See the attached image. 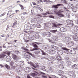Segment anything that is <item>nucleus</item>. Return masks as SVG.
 <instances>
[{
  "label": "nucleus",
  "mask_w": 78,
  "mask_h": 78,
  "mask_svg": "<svg viewBox=\"0 0 78 78\" xmlns=\"http://www.w3.org/2000/svg\"><path fill=\"white\" fill-rule=\"evenodd\" d=\"M12 57L13 59L15 60V62H17L18 60L19 59V57L14 54H12Z\"/></svg>",
  "instance_id": "f257e3e1"
},
{
  "label": "nucleus",
  "mask_w": 78,
  "mask_h": 78,
  "mask_svg": "<svg viewBox=\"0 0 78 78\" xmlns=\"http://www.w3.org/2000/svg\"><path fill=\"white\" fill-rule=\"evenodd\" d=\"M12 11V10H10L9 11L7 15V17H9L10 18H12L13 16V15L12 14H11V12Z\"/></svg>",
  "instance_id": "f03ea898"
},
{
  "label": "nucleus",
  "mask_w": 78,
  "mask_h": 78,
  "mask_svg": "<svg viewBox=\"0 0 78 78\" xmlns=\"http://www.w3.org/2000/svg\"><path fill=\"white\" fill-rule=\"evenodd\" d=\"M12 11V10H10L9 11L7 15V17H9L10 18H12L13 16V15L12 14H11V12Z\"/></svg>",
  "instance_id": "7ed1b4c3"
},
{
  "label": "nucleus",
  "mask_w": 78,
  "mask_h": 78,
  "mask_svg": "<svg viewBox=\"0 0 78 78\" xmlns=\"http://www.w3.org/2000/svg\"><path fill=\"white\" fill-rule=\"evenodd\" d=\"M68 47H72L74 45V42L73 41H70L69 43H66Z\"/></svg>",
  "instance_id": "20e7f679"
},
{
  "label": "nucleus",
  "mask_w": 78,
  "mask_h": 78,
  "mask_svg": "<svg viewBox=\"0 0 78 78\" xmlns=\"http://www.w3.org/2000/svg\"><path fill=\"white\" fill-rule=\"evenodd\" d=\"M52 27H55V28H58V27L61 26V25H62V24H58L56 25L55 23H52Z\"/></svg>",
  "instance_id": "39448f33"
},
{
  "label": "nucleus",
  "mask_w": 78,
  "mask_h": 78,
  "mask_svg": "<svg viewBox=\"0 0 78 78\" xmlns=\"http://www.w3.org/2000/svg\"><path fill=\"white\" fill-rule=\"evenodd\" d=\"M62 50H66L64 51V53H66V54H69V49H67L66 48H62Z\"/></svg>",
  "instance_id": "423d86ee"
},
{
  "label": "nucleus",
  "mask_w": 78,
  "mask_h": 78,
  "mask_svg": "<svg viewBox=\"0 0 78 78\" xmlns=\"http://www.w3.org/2000/svg\"><path fill=\"white\" fill-rule=\"evenodd\" d=\"M61 5H62V4H57L56 5H53L52 6V8H55V9H58V6H61Z\"/></svg>",
  "instance_id": "0eeeda50"
},
{
  "label": "nucleus",
  "mask_w": 78,
  "mask_h": 78,
  "mask_svg": "<svg viewBox=\"0 0 78 78\" xmlns=\"http://www.w3.org/2000/svg\"><path fill=\"white\" fill-rule=\"evenodd\" d=\"M34 38V37L33 35L31 34L28 37L29 40L30 41H33Z\"/></svg>",
  "instance_id": "6e6552de"
},
{
  "label": "nucleus",
  "mask_w": 78,
  "mask_h": 78,
  "mask_svg": "<svg viewBox=\"0 0 78 78\" xmlns=\"http://www.w3.org/2000/svg\"><path fill=\"white\" fill-rule=\"evenodd\" d=\"M54 12L56 13V14H57L59 17H64V15L63 14L58 13V12H56L55 11H54Z\"/></svg>",
  "instance_id": "1a4fd4ad"
},
{
  "label": "nucleus",
  "mask_w": 78,
  "mask_h": 78,
  "mask_svg": "<svg viewBox=\"0 0 78 78\" xmlns=\"http://www.w3.org/2000/svg\"><path fill=\"white\" fill-rule=\"evenodd\" d=\"M44 34L46 36H47V37H50L51 36V33L50 32H45L44 33Z\"/></svg>",
  "instance_id": "9d476101"
},
{
  "label": "nucleus",
  "mask_w": 78,
  "mask_h": 78,
  "mask_svg": "<svg viewBox=\"0 0 78 78\" xmlns=\"http://www.w3.org/2000/svg\"><path fill=\"white\" fill-rule=\"evenodd\" d=\"M56 59V58H55V57H52L51 58V62H50V63L51 64H53V62L52 61H54Z\"/></svg>",
  "instance_id": "9b49d317"
},
{
  "label": "nucleus",
  "mask_w": 78,
  "mask_h": 78,
  "mask_svg": "<svg viewBox=\"0 0 78 78\" xmlns=\"http://www.w3.org/2000/svg\"><path fill=\"white\" fill-rule=\"evenodd\" d=\"M73 30L75 32L78 33V26H76L73 28Z\"/></svg>",
  "instance_id": "f8f14e48"
},
{
  "label": "nucleus",
  "mask_w": 78,
  "mask_h": 78,
  "mask_svg": "<svg viewBox=\"0 0 78 78\" xmlns=\"http://www.w3.org/2000/svg\"><path fill=\"white\" fill-rule=\"evenodd\" d=\"M66 22L68 25H71L73 22L72 20H66Z\"/></svg>",
  "instance_id": "ddd939ff"
},
{
  "label": "nucleus",
  "mask_w": 78,
  "mask_h": 78,
  "mask_svg": "<svg viewBox=\"0 0 78 78\" xmlns=\"http://www.w3.org/2000/svg\"><path fill=\"white\" fill-rule=\"evenodd\" d=\"M77 35V34H76V35L73 36V38L74 40L76 41H77L78 40V38Z\"/></svg>",
  "instance_id": "4468645a"
},
{
  "label": "nucleus",
  "mask_w": 78,
  "mask_h": 78,
  "mask_svg": "<svg viewBox=\"0 0 78 78\" xmlns=\"http://www.w3.org/2000/svg\"><path fill=\"white\" fill-rule=\"evenodd\" d=\"M65 41L67 42L69 41H70V40H71V38L69 37H66L65 38Z\"/></svg>",
  "instance_id": "2eb2a0df"
},
{
  "label": "nucleus",
  "mask_w": 78,
  "mask_h": 78,
  "mask_svg": "<svg viewBox=\"0 0 78 78\" xmlns=\"http://www.w3.org/2000/svg\"><path fill=\"white\" fill-rule=\"evenodd\" d=\"M68 75L69 76H73L74 75V73L72 71H69L68 73Z\"/></svg>",
  "instance_id": "dca6fc26"
},
{
  "label": "nucleus",
  "mask_w": 78,
  "mask_h": 78,
  "mask_svg": "<svg viewBox=\"0 0 78 78\" xmlns=\"http://www.w3.org/2000/svg\"><path fill=\"white\" fill-rule=\"evenodd\" d=\"M31 69L29 67H27L26 68V72H30L31 71Z\"/></svg>",
  "instance_id": "f3484780"
},
{
  "label": "nucleus",
  "mask_w": 78,
  "mask_h": 78,
  "mask_svg": "<svg viewBox=\"0 0 78 78\" xmlns=\"http://www.w3.org/2000/svg\"><path fill=\"white\" fill-rule=\"evenodd\" d=\"M5 56H6V55L3 54H1V55H0V58L1 59L4 58Z\"/></svg>",
  "instance_id": "a211bd4d"
},
{
  "label": "nucleus",
  "mask_w": 78,
  "mask_h": 78,
  "mask_svg": "<svg viewBox=\"0 0 78 78\" xmlns=\"http://www.w3.org/2000/svg\"><path fill=\"white\" fill-rule=\"evenodd\" d=\"M4 54H5V55H6V54H7L8 56H9L10 55V54H11V52L9 51L8 52L7 51H5V52H3Z\"/></svg>",
  "instance_id": "6ab92c4d"
},
{
  "label": "nucleus",
  "mask_w": 78,
  "mask_h": 78,
  "mask_svg": "<svg viewBox=\"0 0 78 78\" xmlns=\"http://www.w3.org/2000/svg\"><path fill=\"white\" fill-rule=\"evenodd\" d=\"M57 59L58 61H61L62 60V58H61V57L60 56H57Z\"/></svg>",
  "instance_id": "aec40b11"
},
{
  "label": "nucleus",
  "mask_w": 78,
  "mask_h": 78,
  "mask_svg": "<svg viewBox=\"0 0 78 78\" xmlns=\"http://www.w3.org/2000/svg\"><path fill=\"white\" fill-rule=\"evenodd\" d=\"M77 67L78 66H77L75 64L72 66V68L73 69H77Z\"/></svg>",
  "instance_id": "412c9836"
},
{
  "label": "nucleus",
  "mask_w": 78,
  "mask_h": 78,
  "mask_svg": "<svg viewBox=\"0 0 78 78\" xmlns=\"http://www.w3.org/2000/svg\"><path fill=\"white\" fill-rule=\"evenodd\" d=\"M33 46L34 47V48H38V46L36 44L34 43L32 44Z\"/></svg>",
  "instance_id": "4be33fe9"
},
{
  "label": "nucleus",
  "mask_w": 78,
  "mask_h": 78,
  "mask_svg": "<svg viewBox=\"0 0 78 78\" xmlns=\"http://www.w3.org/2000/svg\"><path fill=\"white\" fill-rule=\"evenodd\" d=\"M9 58H7L6 59V61L7 62H9L11 60V57L9 56H8Z\"/></svg>",
  "instance_id": "5701e85b"
},
{
  "label": "nucleus",
  "mask_w": 78,
  "mask_h": 78,
  "mask_svg": "<svg viewBox=\"0 0 78 78\" xmlns=\"http://www.w3.org/2000/svg\"><path fill=\"white\" fill-rule=\"evenodd\" d=\"M46 1V0H40L39 1H38L37 2V3L38 4H40V2H45Z\"/></svg>",
  "instance_id": "b1692460"
},
{
  "label": "nucleus",
  "mask_w": 78,
  "mask_h": 78,
  "mask_svg": "<svg viewBox=\"0 0 78 78\" xmlns=\"http://www.w3.org/2000/svg\"><path fill=\"white\" fill-rule=\"evenodd\" d=\"M60 30L61 32H64V31H66V29L64 27L61 28Z\"/></svg>",
  "instance_id": "393cba45"
},
{
  "label": "nucleus",
  "mask_w": 78,
  "mask_h": 78,
  "mask_svg": "<svg viewBox=\"0 0 78 78\" xmlns=\"http://www.w3.org/2000/svg\"><path fill=\"white\" fill-rule=\"evenodd\" d=\"M52 13H50V12H46V13H42V14L44 16H45V15H47V14H52Z\"/></svg>",
  "instance_id": "a878e982"
},
{
  "label": "nucleus",
  "mask_w": 78,
  "mask_h": 78,
  "mask_svg": "<svg viewBox=\"0 0 78 78\" xmlns=\"http://www.w3.org/2000/svg\"><path fill=\"white\" fill-rule=\"evenodd\" d=\"M39 34H35V37L36 39H39L40 37Z\"/></svg>",
  "instance_id": "bb28decb"
},
{
  "label": "nucleus",
  "mask_w": 78,
  "mask_h": 78,
  "mask_svg": "<svg viewBox=\"0 0 78 78\" xmlns=\"http://www.w3.org/2000/svg\"><path fill=\"white\" fill-rule=\"evenodd\" d=\"M53 39L54 41H58V40H59L58 38L56 36H54Z\"/></svg>",
  "instance_id": "cd10ccee"
},
{
  "label": "nucleus",
  "mask_w": 78,
  "mask_h": 78,
  "mask_svg": "<svg viewBox=\"0 0 78 78\" xmlns=\"http://www.w3.org/2000/svg\"><path fill=\"white\" fill-rule=\"evenodd\" d=\"M30 27L33 29H34L36 27V25L35 24H30Z\"/></svg>",
  "instance_id": "c85d7f7f"
},
{
  "label": "nucleus",
  "mask_w": 78,
  "mask_h": 78,
  "mask_svg": "<svg viewBox=\"0 0 78 78\" xmlns=\"http://www.w3.org/2000/svg\"><path fill=\"white\" fill-rule=\"evenodd\" d=\"M30 75H31V76H37V74L34 73H33L31 74H30Z\"/></svg>",
  "instance_id": "c756f323"
},
{
  "label": "nucleus",
  "mask_w": 78,
  "mask_h": 78,
  "mask_svg": "<svg viewBox=\"0 0 78 78\" xmlns=\"http://www.w3.org/2000/svg\"><path fill=\"white\" fill-rule=\"evenodd\" d=\"M20 65L21 66H22L24 65V62L23 61H20Z\"/></svg>",
  "instance_id": "7c9ffc66"
},
{
  "label": "nucleus",
  "mask_w": 78,
  "mask_h": 78,
  "mask_svg": "<svg viewBox=\"0 0 78 78\" xmlns=\"http://www.w3.org/2000/svg\"><path fill=\"white\" fill-rule=\"evenodd\" d=\"M29 64H30L31 66H32V67H34V68H36V67L34 66V64H33V63H32L31 62H30L29 63Z\"/></svg>",
  "instance_id": "2f4dec72"
},
{
  "label": "nucleus",
  "mask_w": 78,
  "mask_h": 78,
  "mask_svg": "<svg viewBox=\"0 0 78 78\" xmlns=\"http://www.w3.org/2000/svg\"><path fill=\"white\" fill-rule=\"evenodd\" d=\"M41 50L40 48H35L33 49L30 50V51H34V50Z\"/></svg>",
  "instance_id": "473e14b6"
},
{
  "label": "nucleus",
  "mask_w": 78,
  "mask_h": 78,
  "mask_svg": "<svg viewBox=\"0 0 78 78\" xmlns=\"http://www.w3.org/2000/svg\"><path fill=\"white\" fill-rule=\"evenodd\" d=\"M41 52L42 53V55H47V53L45 52H44V51L41 50Z\"/></svg>",
  "instance_id": "72a5a7b5"
},
{
  "label": "nucleus",
  "mask_w": 78,
  "mask_h": 78,
  "mask_svg": "<svg viewBox=\"0 0 78 78\" xmlns=\"http://www.w3.org/2000/svg\"><path fill=\"white\" fill-rule=\"evenodd\" d=\"M26 52V53H28V54H29V55H30L32 57H34V54H31V53L28 52Z\"/></svg>",
  "instance_id": "f704fd0d"
},
{
  "label": "nucleus",
  "mask_w": 78,
  "mask_h": 78,
  "mask_svg": "<svg viewBox=\"0 0 78 78\" xmlns=\"http://www.w3.org/2000/svg\"><path fill=\"white\" fill-rule=\"evenodd\" d=\"M36 27L37 28H39L41 27V24H39V23H37V24Z\"/></svg>",
  "instance_id": "c9c22d12"
},
{
  "label": "nucleus",
  "mask_w": 78,
  "mask_h": 78,
  "mask_svg": "<svg viewBox=\"0 0 78 78\" xmlns=\"http://www.w3.org/2000/svg\"><path fill=\"white\" fill-rule=\"evenodd\" d=\"M34 53L35 54V55H37V54H39V53H40L41 51H35Z\"/></svg>",
  "instance_id": "e433bc0d"
},
{
  "label": "nucleus",
  "mask_w": 78,
  "mask_h": 78,
  "mask_svg": "<svg viewBox=\"0 0 78 78\" xmlns=\"http://www.w3.org/2000/svg\"><path fill=\"white\" fill-rule=\"evenodd\" d=\"M30 28L31 24L28 25L27 27V30H28V29H30Z\"/></svg>",
  "instance_id": "4c0bfd02"
},
{
  "label": "nucleus",
  "mask_w": 78,
  "mask_h": 78,
  "mask_svg": "<svg viewBox=\"0 0 78 78\" xmlns=\"http://www.w3.org/2000/svg\"><path fill=\"white\" fill-rule=\"evenodd\" d=\"M36 19H35V18H32V19L31 21L33 22H35L36 21Z\"/></svg>",
  "instance_id": "58836bf2"
},
{
  "label": "nucleus",
  "mask_w": 78,
  "mask_h": 78,
  "mask_svg": "<svg viewBox=\"0 0 78 78\" xmlns=\"http://www.w3.org/2000/svg\"><path fill=\"white\" fill-rule=\"evenodd\" d=\"M51 32L52 33H55L56 32H57V30H51Z\"/></svg>",
  "instance_id": "ea45409f"
},
{
  "label": "nucleus",
  "mask_w": 78,
  "mask_h": 78,
  "mask_svg": "<svg viewBox=\"0 0 78 78\" xmlns=\"http://www.w3.org/2000/svg\"><path fill=\"white\" fill-rule=\"evenodd\" d=\"M5 67H6V68H7V69H10V67H9V66L8 65H6L5 66Z\"/></svg>",
  "instance_id": "a19ab883"
},
{
  "label": "nucleus",
  "mask_w": 78,
  "mask_h": 78,
  "mask_svg": "<svg viewBox=\"0 0 78 78\" xmlns=\"http://www.w3.org/2000/svg\"><path fill=\"white\" fill-rule=\"evenodd\" d=\"M22 49H23L24 50H25V51H28L29 50L28 49H26L24 48H22Z\"/></svg>",
  "instance_id": "79ce46f5"
},
{
  "label": "nucleus",
  "mask_w": 78,
  "mask_h": 78,
  "mask_svg": "<svg viewBox=\"0 0 78 78\" xmlns=\"http://www.w3.org/2000/svg\"><path fill=\"white\" fill-rule=\"evenodd\" d=\"M19 5L20 6V7L21 8V9L23 10V9H24V8H23V5H22L21 4H19Z\"/></svg>",
  "instance_id": "37998d69"
},
{
  "label": "nucleus",
  "mask_w": 78,
  "mask_h": 78,
  "mask_svg": "<svg viewBox=\"0 0 78 78\" xmlns=\"http://www.w3.org/2000/svg\"><path fill=\"white\" fill-rule=\"evenodd\" d=\"M10 66H13V64H14V62L12 61L10 62Z\"/></svg>",
  "instance_id": "c03bdc74"
},
{
  "label": "nucleus",
  "mask_w": 78,
  "mask_h": 78,
  "mask_svg": "<svg viewBox=\"0 0 78 78\" xmlns=\"http://www.w3.org/2000/svg\"><path fill=\"white\" fill-rule=\"evenodd\" d=\"M5 14H6V13L4 12L2 13V14L1 15H0V17H2V16H4V15H5Z\"/></svg>",
  "instance_id": "a18cd8bd"
},
{
  "label": "nucleus",
  "mask_w": 78,
  "mask_h": 78,
  "mask_svg": "<svg viewBox=\"0 0 78 78\" xmlns=\"http://www.w3.org/2000/svg\"><path fill=\"white\" fill-rule=\"evenodd\" d=\"M34 11V9H32L31 10V13H32V14H33Z\"/></svg>",
  "instance_id": "49530a36"
},
{
  "label": "nucleus",
  "mask_w": 78,
  "mask_h": 78,
  "mask_svg": "<svg viewBox=\"0 0 78 78\" xmlns=\"http://www.w3.org/2000/svg\"><path fill=\"white\" fill-rule=\"evenodd\" d=\"M49 17H50V18H52V19H54L55 18L54 16H50Z\"/></svg>",
  "instance_id": "de8ad7c7"
},
{
  "label": "nucleus",
  "mask_w": 78,
  "mask_h": 78,
  "mask_svg": "<svg viewBox=\"0 0 78 78\" xmlns=\"http://www.w3.org/2000/svg\"><path fill=\"white\" fill-rule=\"evenodd\" d=\"M9 25H7V28L6 29V30H8V29H9Z\"/></svg>",
  "instance_id": "09e8293b"
},
{
  "label": "nucleus",
  "mask_w": 78,
  "mask_h": 78,
  "mask_svg": "<svg viewBox=\"0 0 78 78\" xmlns=\"http://www.w3.org/2000/svg\"><path fill=\"white\" fill-rule=\"evenodd\" d=\"M70 7L72 9H73V4H71V5L70 6Z\"/></svg>",
  "instance_id": "8fccbe9b"
},
{
  "label": "nucleus",
  "mask_w": 78,
  "mask_h": 78,
  "mask_svg": "<svg viewBox=\"0 0 78 78\" xmlns=\"http://www.w3.org/2000/svg\"><path fill=\"white\" fill-rule=\"evenodd\" d=\"M22 14H23V15H25V14H28V13L27 12H23Z\"/></svg>",
  "instance_id": "3c124183"
},
{
  "label": "nucleus",
  "mask_w": 78,
  "mask_h": 78,
  "mask_svg": "<svg viewBox=\"0 0 78 78\" xmlns=\"http://www.w3.org/2000/svg\"><path fill=\"white\" fill-rule=\"evenodd\" d=\"M61 12H63V11L61 10H59L58 12V13H61Z\"/></svg>",
  "instance_id": "603ef678"
},
{
  "label": "nucleus",
  "mask_w": 78,
  "mask_h": 78,
  "mask_svg": "<svg viewBox=\"0 0 78 78\" xmlns=\"http://www.w3.org/2000/svg\"><path fill=\"white\" fill-rule=\"evenodd\" d=\"M33 28L30 27V32H32V31H33Z\"/></svg>",
  "instance_id": "864d4df0"
},
{
  "label": "nucleus",
  "mask_w": 78,
  "mask_h": 78,
  "mask_svg": "<svg viewBox=\"0 0 78 78\" xmlns=\"http://www.w3.org/2000/svg\"><path fill=\"white\" fill-rule=\"evenodd\" d=\"M67 65L68 66H69V67H70V66H71V64L70 63H69L67 64Z\"/></svg>",
  "instance_id": "5fc2aeb1"
},
{
  "label": "nucleus",
  "mask_w": 78,
  "mask_h": 78,
  "mask_svg": "<svg viewBox=\"0 0 78 78\" xmlns=\"http://www.w3.org/2000/svg\"><path fill=\"white\" fill-rule=\"evenodd\" d=\"M73 61H74V62H75V61H76V59L75 58H73Z\"/></svg>",
  "instance_id": "6e6d98bb"
},
{
  "label": "nucleus",
  "mask_w": 78,
  "mask_h": 78,
  "mask_svg": "<svg viewBox=\"0 0 78 78\" xmlns=\"http://www.w3.org/2000/svg\"><path fill=\"white\" fill-rule=\"evenodd\" d=\"M12 29H9V31L10 33H11V32H12Z\"/></svg>",
  "instance_id": "4d7b16f0"
},
{
  "label": "nucleus",
  "mask_w": 78,
  "mask_h": 78,
  "mask_svg": "<svg viewBox=\"0 0 78 78\" xmlns=\"http://www.w3.org/2000/svg\"><path fill=\"white\" fill-rule=\"evenodd\" d=\"M2 47H3V48H6V46H5V44H4L3 45V46H2Z\"/></svg>",
  "instance_id": "13d9d810"
},
{
  "label": "nucleus",
  "mask_w": 78,
  "mask_h": 78,
  "mask_svg": "<svg viewBox=\"0 0 78 78\" xmlns=\"http://www.w3.org/2000/svg\"><path fill=\"white\" fill-rule=\"evenodd\" d=\"M34 43H35V44H37V45H39V44H41L40 43H38L37 42H34Z\"/></svg>",
  "instance_id": "bf43d9fd"
},
{
  "label": "nucleus",
  "mask_w": 78,
  "mask_h": 78,
  "mask_svg": "<svg viewBox=\"0 0 78 78\" xmlns=\"http://www.w3.org/2000/svg\"><path fill=\"white\" fill-rule=\"evenodd\" d=\"M51 47L52 48H53H53H55V47H55V46H54L53 45H51Z\"/></svg>",
  "instance_id": "052dcab7"
},
{
  "label": "nucleus",
  "mask_w": 78,
  "mask_h": 78,
  "mask_svg": "<svg viewBox=\"0 0 78 78\" xmlns=\"http://www.w3.org/2000/svg\"><path fill=\"white\" fill-rule=\"evenodd\" d=\"M63 45L62 44H59V46L60 47H62Z\"/></svg>",
  "instance_id": "680f3d73"
},
{
  "label": "nucleus",
  "mask_w": 78,
  "mask_h": 78,
  "mask_svg": "<svg viewBox=\"0 0 78 78\" xmlns=\"http://www.w3.org/2000/svg\"><path fill=\"white\" fill-rule=\"evenodd\" d=\"M32 3H33V5H36V3H35L34 2H32Z\"/></svg>",
  "instance_id": "e2e57ef3"
},
{
  "label": "nucleus",
  "mask_w": 78,
  "mask_h": 78,
  "mask_svg": "<svg viewBox=\"0 0 78 78\" xmlns=\"http://www.w3.org/2000/svg\"><path fill=\"white\" fill-rule=\"evenodd\" d=\"M40 11H41V12H42V11H43V9H42V8H41L40 9Z\"/></svg>",
  "instance_id": "0e129e2a"
},
{
  "label": "nucleus",
  "mask_w": 78,
  "mask_h": 78,
  "mask_svg": "<svg viewBox=\"0 0 78 78\" xmlns=\"http://www.w3.org/2000/svg\"><path fill=\"white\" fill-rule=\"evenodd\" d=\"M15 67H16L15 66H12L11 67V68L12 69H15Z\"/></svg>",
  "instance_id": "69168bd1"
},
{
  "label": "nucleus",
  "mask_w": 78,
  "mask_h": 78,
  "mask_svg": "<svg viewBox=\"0 0 78 78\" xmlns=\"http://www.w3.org/2000/svg\"><path fill=\"white\" fill-rule=\"evenodd\" d=\"M42 69L43 70H45V69L44 68V67H42Z\"/></svg>",
  "instance_id": "338daca9"
},
{
  "label": "nucleus",
  "mask_w": 78,
  "mask_h": 78,
  "mask_svg": "<svg viewBox=\"0 0 78 78\" xmlns=\"http://www.w3.org/2000/svg\"><path fill=\"white\" fill-rule=\"evenodd\" d=\"M76 8L77 9L78 8V4H77L76 6Z\"/></svg>",
  "instance_id": "774afa93"
}]
</instances>
